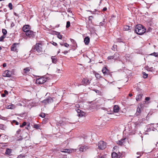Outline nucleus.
<instances>
[{"mask_svg":"<svg viewBox=\"0 0 158 158\" xmlns=\"http://www.w3.org/2000/svg\"><path fill=\"white\" fill-rule=\"evenodd\" d=\"M146 31V29L141 24L136 25L135 28V32L139 35H142Z\"/></svg>","mask_w":158,"mask_h":158,"instance_id":"f257e3e1","label":"nucleus"},{"mask_svg":"<svg viewBox=\"0 0 158 158\" xmlns=\"http://www.w3.org/2000/svg\"><path fill=\"white\" fill-rule=\"evenodd\" d=\"M32 51L34 52L36 51L39 53L42 52H43V48L42 44L40 43H36L32 48Z\"/></svg>","mask_w":158,"mask_h":158,"instance_id":"f03ea898","label":"nucleus"},{"mask_svg":"<svg viewBox=\"0 0 158 158\" xmlns=\"http://www.w3.org/2000/svg\"><path fill=\"white\" fill-rule=\"evenodd\" d=\"M48 78L45 76H43L36 79V83L38 84H42L47 81Z\"/></svg>","mask_w":158,"mask_h":158,"instance_id":"7ed1b4c3","label":"nucleus"},{"mask_svg":"<svg viewBox=\"0 0 158 158\" xmlns=\"http://www.w3.org/2000/svg\"><path fill=\"white\" fill-rule=\"evenodd\" d=\"M55 98L53 97L52 98L50 97H48L42 102L45 104H50L53 102L54 100V99Z\"/></svg>","mask_w":158,"mask_h":158,"instance_id":"20e7f679","label":"nucleus"},{"mask_svg":"<svg viewBox=\"0 0 158 158\" xmlns=\"http://www.w3.org/2000/svg\"><path fill=\"white\" fill-rule=\"evenodd\" d=\"M98 149L103 150L106 148V143L103 141H100L98 144Z\"/></svg>","mask_w":158,"mask_h":158,"instance_id":"39448f33","label":"nucleus"},{"mask_svg":"<svg viewBox=\"0 0 158 158\" xmlns=\"http://www.w3.org/2000/svg\"><path fill=\"white\" fill-rule=\"evenodd\" d=\"M79 151L80 152H85L88 150L89 147L86 145H79Z\"/></svg>","mask_w":158,"mask_h":158,"instance_id":"423d86ee","label":"nucleus"},{"mask_svg":"<svg viewBox=\"0 0 158 158\" xmlns=\"http://www.w3.org/2000/svg\"><path fill=\"white\" fill-rule=\"evenodd\" d=\"M26 35L29 38H34L35 36V32L29 30L25 33Z\"/></svg>","mask_w":158,"mask_h":158,"instance_id":"0eeeda50","label":"nucleus"},{"mask_svg":"<svg viewBox=\"0 0 158 158\" xmlns=\"http://www.w3.org/2000/svg\"><path fill=\"white\" fill-rule=\"evenodd\" d=\"M111 157L112 158H122V154L119 152L118 153L113 152L111 154Z\"/></svg>","mask_w":158,"mask_h":158,"instance_id":"6e6552de","label":"nucleus"},{"mask_svg":"<svg viewBox=\"0 0 158 158\" xmlns=\"http://www.w3.org/2000/svg\"><path fill=\"white\" fill-rule=\"evenodd\" d=\"M102 71L104 75L105 76L110 75L111 77H112V74L110 73L109 70L106 67H103Z\"/></svg>","mask_w":158,"mask_h":158,"instance_id":"1a4fd4ad","label":"nucleus"},{"mask_svg":"<svg viewBox=\"0 0 158 158\" xmlns=\"http://www.w3.org/2000/svg\"><path fill=\"white\" fill-rule=\"evenodd\" d=\"M11 73L8 70L5 71L3 73L2 76L4 77H10L11 76Z\"/></svg>","mask_w":158,"mask_h":158,"instance_id":"9d476101","label":"nucleus"},{"mask_svg":"<svg viewBox=\"0 0 158 158\" xmlns=\"http://www.w3.org/2000/svg\"><path fill=\"white\" fill-rule=\"evenodd\" d=\"M142 104H139L138 105V107L137 108L136 112V114L137 115H139L141 113V109L142 108Z\"/></svg>","mask_w":158,"mask_h":158,"instance_id":"9b49d317","label":"nucleus"},{"mask_svg":"<svg viewBox=\"0 0 158 158\" xmlns=\"http://www.w3.org/2000/svg\"><path fill=\"white\" fill-rule=\"evenodd\" d=\"M18 45V44L14 43L11 47V50L15 52H18V49H17V48L16 45Z\"/></svg>","mask_w":158,"mask_h":158,"instance_id":"f8f14e48","label":"nucleus"},{"mask_svg":"<svg viewBox=\"0 0 158 158\" xmlns=\"http://www.w3.org/2000/svg\"><path fill=\"white\" fill-rule=\"evenodd\" d=\"M90 83V81L87 78H84L82 80V84L84 85H86L89 84Z\"/></svg>","mask_w":158,"mask_h":158,"instance_id":"ddd939ff","label":"nucleus"},{"mask_svg":"<svg viewBox=\"0 0 158 158\" xmlns=\"http://www.w3.org/2000/svg\"><path fill=\"white\" fill-rule=\"evenodd\" d=\"M30 26L29 25H25L23 26L22 29L23 31L26 32L30 30Z\"/></svg>","mask_w":158,"mask_h":158,"instance_id":"4468645a","label":"nucleus"},{"mask_svg":"<svg viewBox=\"0 0 158 158\" xmlns=\"http://www.w3.org/2000/svg\"><path fill=\"white\" fill-rule=\"evenodd\" d=\"M12 152V150L11 149L7 148L6 150L5 154L7 155H8L9 156H10L12 155L11 154Z\"/></svg>","mask_w":158,"mask_h":158,"instance_id":"2eb2a0df","label":"nucleus"},{"mask_svg":"<svg viewBox=\"0 0 158 158\" xmlns=\"http://www.w3.org/2000/svg\"><path fill=\"white\" fill-rule=\"evenodd\" d=\"M117 54H115L114 56H109L108 57L107 59L108 60H111V59H114L116 60L117 58Z\"/></svg>","mask_w":158,"mask_h":158,"instance_id":"dca6fc26","label":"nucleus"},{"mask_svg":"<svg viewBox=\"0 0 158 158\" xmlns=\"http://www.w3.org/2000/svg\"><path fill=\"white\" fill-rule=\"evenodd\" d=\"M77 111L78 113V115L79 116L82 117L84 115V113L83 111H82L81 110L79 109H77Z\"/></svg>","mask_w":158,"mask_h":158,"instance_id":"f3484780","label":"nucleus"},{"mask_svg":"<svg viewBox=\"0 0 158 158\" xmlns=\"http://www.w3.org/2000/svg\"><path fill=\"white\" fill-rule=\"evenodd\" d=\"M126 138L122 139L121 140L117 141V143L119 145L122 146L123 145V143L125 142V140Z\"/></svg>","mask_w":158,"mask_h":158,"instance_id":"a211bd4d","label":"nucleus"},{"mask_svg":"<svg viewBox=\"0 0 158 158\" xmlns=\"http://www.w3.org/2000/svg\"><path fill=\"white\" fill-rule=\"evenodd\" d=\"M90 39L89 37L87 36L84 39V42L85 45H88L89 43Z\"/></svg>","mask_w":158,"mask_h":158,"instance_id":"6ab92c4d","label":"nucleus"},{"mask_svg":"<svg viewBox=\"0 0 158 158\" xmlns=\"http://www.w3.org/2000/svg\"><path fill=\"white\" fill-rule=\"evenodd\" d=\"M119 110V108L118 105H115L113 107V111L114 112L117 113Z\"/></svg>","mask_w":158,"mask_h":158,"instance_id":"aec40b11","label":"nucleus"},{"mask_svg":"<svg viewBox=\"0 0 158 158\" xmlns=\"http://www.w3.org/2000/svg\"><path fill=\"white\" fill-rule=\"evenodd\" d=\"M31 69L29 67H27L23 69V73L24 74L28 73Z\"/></svg>","mask_w":158,"mask_h":158,"instance_id":"412c9836","label":"nucleus"},{"mask_svg":"<svg viewBox=\"0 0 158 158\" xmlns=\"http://www.w3.org/2000/svg\"><path fill=\"white\" fill-rule=\"evenodd\" d=\"M23 139H26V140H28L29 139V136L28 133L27 132H25L24 133L23 135Z\"/></svg>","mask_w":158,"mask_h":158,"instance_id":"4be33fe9","label":"nucleus"},{"mask_svg":"<svg viewBox=\"0 0 158 158\" xmlns=\"http://www.w3.org/2000/svg\"><path fill=\"white\" fill-rule=\"evenodd\" d=\"M143 95L142 94H139L138 95L136 98V100L137 101H139L141 100Z\"/></svg>","mask_w":158,"mask_h":158,"instance_id":"5701e85b","label":"nucleus"},{"mask_svg":"<svg viewBox=\"0 0 158 158\" xmlns=\"http://www.w3.org/2000/svg\"><path fill=\"white\" fill-rule=\"evenodd\" d=\"M51 59L52 60V62L53 63H56L57 60L56 57L55 56H52L51 57Z\"/></svg>","mask_w":158,"mask_h":158,"instance_id":"b1692460","label":"nucleus"},{"mask_svg":"<svg viewBox=\"0 0 158 158\" xmlns=\"http://www.w3.org/2000/svg\"><path fill=\"white\" fill-rule=\"evenodd\" d=\"M15 107V105L13 104H11L10 105H9L7 106V108L8 109H14Z\"/></svg>","mask_w":158,"mask_h":158,"instance_id":"393cba45","label":"nucleus"},{"mask_svg":"<svg viewBox=\"0 0 158 158\" xmlns=\"http://www.w3.org/2000/svg\"><path fill=\"white\" fill-rule=\"evenodd\" d=\"M71 151L68 149H64L63 151H61V152H63L70 153L71 152Z\"/></svg>","mask_w":158,"mask_h":158,"instance_id":"a878e982","label":"nucleus"},{"mask_svg":"<svg viewBox=\"0 0 158 158\" xmlns=\"http://www.w3.org/2000/svg\"><path fill=\"white\" fill-rule=\"evenodd\" d=\"M123 30L124 31H127L130 29V27L128 25L124 26L123 28Z\"/></svg>","mask_w":158,"mask_h":158,"instance_id":"bb28decb","label":"nucleus"},{"mask_svg":"<svg viewBox=\"0 0 158 158\" xmlns=\"http://www.w3.org/2000/svg\"><path fill=\"white\" fill-rule=\"evenodd\" d=\"M11 123L12 125L15 124L16 125H18L19 124V123L18 122H17L15 120H13L11 122Z\"/></svg>","mask_w":158,"mask_h":158,"instance_id":"cd10ccee","label":"nucleus"},{"mask_svg":"<svg viewBox=\"0 0 158 158\" xmlns=\"http://www.w3.org/2000/svg\"><path fill=\"white\" fill-rule=\"evenodd\" d=\"M95 77L99 79L101 77V75L98 73H96L95 74Z\"/></svg>","mask_w":158,"mask_h":158,"instance_id":"c85d7f7f","label":"nucleus"},{"mask_svg":"<svg viewBox=\"0 0 158 158\" xmlns=\"http://www.w3.org/2000/svg\"><path fill=\"white\" fill-rule=\"evenodd\" d=\"M93 18V17L92 16H89V23H92V20Z\"/></svg>","mask_w":158,"mask_h":158,"instance_id":"c756f323","label":"nucleus"},{"mask_svg":"<svg viewBox=\"0 0 158 158\" xmlns=\"http://www.w3.org/2000/svg\"><path fill=\"white\" fill-rule=\"evenodd\" d=\"M2 32L3 34V35H5L7 34V31L6 29H2Z\"/></svg>","mask_w":158,"mask_h":158,"instance_id":"7c9ffc66","label":"nucleus"},{"mask_svg":"<svg viewBox=\"0 0 158 158\" xmlns=\"http://www.w3.org/2000/svg\"><path fill=\"white\" fill-rule=\"evenodd\" d=\"M8 7L10 10H11L13 9L12 4L11 3H9L8 5Z\"/></svg>","mask_w":158,"mask_h":158,"instance_id":"2f4dec72","label":"nucleus"},{"mask_svg":"<svg viewBox=\"0 0 158 158\" xmlns=\"http://www.w3.org/2000/svg\"><path fill=\"white\" fill-rule=\"evenodd\" d=\"M6 37V35H3L0 37V41H2Z\"/></svg>","mask_w":158,"mask_h":158,"instance_id":"473e14b6","label":"nucleus"},{"mask_svg":"<svg viewBox=\"0 0 158 158\" xmlns=\"http://www.w3.org/2000/svg\"><path fill=\"white\" fill-rule=\"evenodd\" d=\"M151 55L154 56L155 57H157L158 56V53L154 52L150 54Z\"/></svg>","mask_w":158,"mask_h":158,"instance_id":"72a5a7b5","label":"nucleus"},{"mask_svg":"<svg viewBox=\"0 0 158 158\" xmlns=\"http://www.w3.org/2000/svg\"><path fill=\"white\" fill-rule=\"evenodd\" d=\"M70 23L69 21H68L67 22L66 27V28H68L70 26Z\"/></svg>","mask_w":158,"mask_h":158,"instance_id":"f704fd0d","label":"nucleus"},{"mask_svg":"<svg viewBox=\"0 0 158 158\" xmlns=\"http://www.w3.org/2000/svg\"><path fill=\"white\" fill-rule=\"evenodd\" d=\"M143 77L144 78H146L148 77V74L145 72L143 73Z\"/></svg>","mask_w":158,"mask_h":158,"instance_id":"c9c22d12","label":"nucleus"},{"mask_svg":"<svg viewBox=\"0 0 158 158\" xmlns=\"http://www.w3.org/2000/svg\"><path fill=\"white\" fill-rule=\"evenodd\" d=\"M26 125V122H24L23 123L22 125H20V127H23L24 126H25Z\"/></svg>","mask_w":158,"mask_h":158,"instance_id":"e433bc0d","label":"nucleus"},{"mask_svg":"<svg viewBox=\"0 0 158 158\" xmlns=\"http://www.w3.org/2000/svg\"><path fill=\"white\" fill-rule=\"evenodd\" d=\"M39 116L43 118L45 117V114L44 113H41Z\"/></svg>","mask_w":158,"mask_h":158,"instance_id":"4c0bfd02","label":"nucleus"},{"mask_svg":"<svg viewBox=\"0 0 158 158\" xmlns=\"http://www.w3.org/2000/svg\"><path fill=\"white\" fill-rule=\"evenodd\" d=\"M25 157L24 156L22 155L21 154H20L18 156V157L16 158H23V157Z\"/></svg>","mask_w":158,"mask_h":158,"instance_id":"58836bf2","label":"nucleus"},{"mask_svg":"<svg viewBox=\"0 0 158 158\" xmlns=\"http://www.w3.org/2000/svg\"><path fill=\"white\" fill-rule=\"evenodd\" d=\"M34 127L36 129H39L40 126L39 125L35 124L34 125Z\"/></svg>","mask_w":158,"mask_h":158,"instance_id":"ea45409f","label":"nucleus"},{"mask_svg":"<svg viewBox=\"0 0 158 158\" xmlns=\"http://www.w3.org/2000/svg\"><path fill=\"white\" fill-rule=\"evenodd\" d=\"M4 125L2 124H0V129L1 130H3L4 129Z\"/></svg>","mask_w":158,"mask_h":158,"instance_id":"a19ab883","label":"nucleus"},{"mask_svg":"<svg viewBox=\"0 0 158 158\" xmlns=\"http://www.w3.org/2000/svg\"><path fill=\"white\" fill-rule=\"evenodd\" d=\"M64 46L65 47L68 48L69 46V44H68L67 43H65L64 44Z\"/></svg>","mask_w":158,"mask_h":158,"instance_id":"79ce46f5","label":"nucleus"},{"mask_svg":"<svg viewBox=\"0 0 158 158\" xmlns=\"http://www.w3.org/2000/svg\"><path fill=\"white\" fill-rule=\"evenodd\" d=\"M57 37L59 39H61L62 38V35L60 34V35H58V36H57Z\"/></svg>","mask_w":158,"mask_h":158,"instance_id":"37998d69","label":"nucleus"},{"mask_svg":"<svg viewBox=\"0 0 158 158\" xmlns=\"http://www.w3.org/2000/svg\"><path fill=\"white\" fill-rule=\"evenodd\" d=\"M52 44L53 45H54V46H56L57 45V44L56 43L53 42V41H52Z\"/></svg>","mask_w":158,"mask_h":158,"instance_id":"c03bdc74","label":"nucleus"},{"mask_svg":"<svg viewBox=\"0 0 158 158\" xmlns=\"http://www.w3.org/2000/svg\"><path fill=\"white\" fill-rule=\"evenodd\" d=\"M95 158H105V157L104 156H98L96 157Z\"/></svg>","mask_w":158,"mask_h":158,"instance_id":"a18cd8bd","label":"nucleus"},{"mask_svg":"<svg viewBox=\"0 0 158 158\" xmlns=\"http://www.w3.org/2000/svg\"><path fill=\"white\" fill-rule=\"evenodd\" d=\"M71 41L74 44L75 43H76V42H75V40H74L71 39Z\"/></svg>","mask_w":158,"mask_h":158,"instance_id":"49530a36","label":"nucleus"},{"mask_svg":"<svg viewBox=\"0 0 158 158\" xmlns=\"http://www.w3.org/2000/svg\"><path fill=\"white\" fill-rule=\"evenodd\" d=\"M150 99V98L149 97H147L145 98V100H146V101H149V100Z\"/></svg>","mask_w":158,"mask_h":158,"instance_id":"de8ad7c7","label":"nucleus"},{"mask_svg":"<svg viewBox=\"0 0 158 158\" xmlns=\"http://www.w3.org/2000/svg\"><path fill=\"white\" fill-rule=\"evenodd\" d=\"M23 137L22 136H21L20 137V138L19 139H17V140H18V141H20V140H22V139H23Z\"/></svg>","mask_w":158,"mask_h":158,"instance_id":"09e8293b","label":"nucleus"},{"mask_svg":"<svg viewBox=\"0 0 158 158\" xmlns=\"http://www.w3.org/2000/svg\"><path fill=\"white\" fill-rule=\"evenodd\" d=\"M21 130L20 129H19L16 132L17 134H19L21 132Z\"/></svg>","mask_w":158,"mask_h":158,"instance_id":"8fccbe9b","label":"nucleus"},{"mask_svg":"<svg viewBox=\"0 0 158 158\" xmlns=\"http://www.w3.org/2000/svg\"><path fill=\"white\" fill-rule=\"evenodd\" d=\"M142 154H143L142 153H141V152H137V155H140V156H141V155H142Z\"/></svg>","mask_w":158,"mask_h":158,"instance_id":"3c124183","label":"nucleus"},{"mask_svg":"<svg viewBox=\"0 0 158 158\" xmlns=\"http://www.w3.org/2000/svg\"><path fill=\"white\" fill-rule=\"evenodd\" d=\"M107 9V8L106 7H104L103 10H102V11H106Z\"/></svg>","mask_w":158,"mask_h":158,"instance_id":"603ef678","label":"nucleus"},{"mask_svg":"<svg viewBox=\"0 0 158 158\" xmlns=\"http://www.w3.org/2000/svg\"><path fill=\"white\" fill-rule=\"evenodd\" d=\"M2 97H4L6 96V94H2L1 95Z\"/></svg>","mask_w":158,"mask_h":158,"instance_id":"864d4df0","label":"nucleus"},{"mask_svg":"<svg viewBox=\"0 0 158 158\" xmlns=\"http://www.w3.org/2000/svg\"><path fill=\"white\" fill-rule=\"evenodd\" d=\"M68 52L67 51H64V52H63L64 54H67V53H68Z\"/></svg>","mask_w":158,"mask_h":158,"instance_id":"5fc2aeb1","label":"nucleus"},{"mask_svg":"<svg viewBox=\"0 0 158 158\" xmlns=\"http://www.w3.org/2000/svg\"><path fill=\"white\" fill-rule=\"evenodd\" d=\"M6 63L3 64V67H6Z\"/></svg>","mask_w":158,"mask_h":158,"instance_id":"6e6d98bb","label":"nucleus"},{"mask_svg":"<svg viewBox=\"0 0 158 158\" xmlns=\"http://www.w3.org/2000/svg\"><path fill=\"white\" fill-rule=\"evenodd\" d=\"M60 33L59 32H56V34L58 36V35H60Z\"/></svg>","mask_w":158,"mask_h":158,"instance_id":"4d7b16f0","label":"nucleus"},{"mask_svg":"<svg viewBox=\"0 0 158 158\" xmlns=\"http://www.w3.org/2000/svg\"><path fill=\"white\" fill-rule=\"evenodd\" d=\"M4 93H5L4 94H8V91L7 90H5L4 91Z\"/></svg>","mask_w":158,"mask_h":158,"instance_id":"13d9d810","label":"nucleus"},{"mask_svg":"<svg viewBox=\"0 0 158 158\" xmlns=\"http://www.w3.org/2000/svg\"><path fill=\"white\" fill-rule=\"evenodd\" d=\"M129 96L130 97H132V94H129Z\"/></svg>","mask_w":158,"mask_h":158,"instance_id":"bf43d9fd","label":"nucleus"},{"mask_svg":"<svg viewBox=\"0 0 158 158\" xmlns=\"http://www.w3.org/2000/svg\"><path fill=\"white\" fill-rule=\"evenodd\" d=\"M14 15L16 16H18V15L15 12H14Z\"/></svg>","mask_w":158,"mask_h":158,"instance_id":"052dcab7","label":"nucleus"},{"mask_svg":"<svg viewBox=\"0 0 158 158\" xmlns=\"http://www.w3.org/2000/svg\"><path fill=\"white\" fill-rule=\"evenodd\" d=\"M60 44L61 45V46H63L64 45V44H63V43H60Z\"/></svg>","mask_w":158,"mask_h":158,"instance_id":"680f3d73","label":"nucleus"},{"mask_svg":"<svg viewBox=\"0 0 158 158\" xmlns=\"http://www.w3.org/2000/svg\"><path fill=\"white\" fill-rule=\"evenodd\" d=\"M117 148V147L116 146H115L114 147V148H113V149H115L116 148Z\"/></svg>","mask_w":158,"mask_h":158,"instance_id":"e2e57ef3","label":"nucleus"},{"mask_svg":"<svg viewBox=\"0 0 158 158\" xmlns=\"http://www.w3.org/2000/svg\"><path fill=\"white\" fill-rule=\"evenodd\" d=\"M2 49L1 47L0 46V51Z\"/></svg>","mask_w":158,"mask_h":158,"instance_id":"0e129e2a","label":"nucleus"},{"mask_svg":"<svg viewBox=\"0 0 158 158\" xmlns=\"http://www.w3.org/2000/svg\"><path fill=\"white\" fill-rule=\"evenodd\" d=\"M4 0H0V1H4Z\"/></svg>","mask_w":158,"mask_h":158,"instance_id":"69168bd1","label":"nucleus"},{"mask_svg":"<svg viewBox=\"0 0 158 158\" xmlns=\"http://www.w3.org/2000/svg\"><path fill=\"white\" fill-rule=\"evenodd\" d=\"M76 105V106H79L78 104H77Z\"/></svg>","mask_w":158,"mask_h":158,"instance_id":"338daca9","label":"nucleus"},{"mask_svg":"<svg viewBox=\"0 0 158 158\" xmlns=\"http://www.w3.org/2000/svg\"><path fill=\"white\" fill-rule=\"evenodd\" d=\"M1 136V135L0 134V137Z\"/></svg>","mask_w":158,"mask_h":158,"instance_id":"774afa93","label":"nucleus"}]
</instances>
